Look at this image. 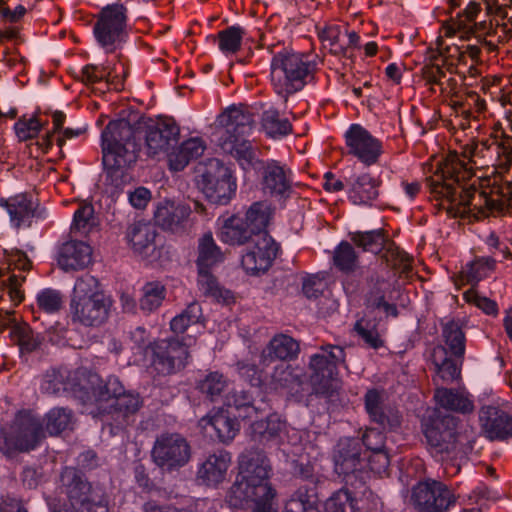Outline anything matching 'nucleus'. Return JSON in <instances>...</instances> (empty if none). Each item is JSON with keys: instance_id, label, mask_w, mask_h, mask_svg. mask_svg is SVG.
Listing matches in <instances>:
<instances>
[{"instance_id": "f257e3e1", "label": "nucleus", "mask_w": 512, "mask_h": 512, "mask_svg": "<svg viewBox=\"0 0 512 512\" xmlns=\"http://www.w3.org/2000/svg\"><path fill=\"white\" fill-rule=\"evenodd\" d=\"M467 173L466 163L457 153H450L444 163L441 175L429 181L430 191L437 201L435 206L446 210L451 217H473L478 220L489 215L502 214L509 205L510 191L492 187L489 192L478 191L474 184L466 186L461 182Z\"/></svg>"}, {"instance_id": "f03ea898", "label": "nucleus", "mask_w": 512, "mask_h": 512, "mask_svg": "<svg viewBox=\"0 0 512 512\" xmlns=\"http://www.w3.org/2000/svg\"><path fill=\"white\" fill-rule=\"evenodd\" d=\"M218 144L223 152L233 156L244 170L259 169L263 192L271 197L286 199L292 193L293 173L285 164L276 160L261 161L251 143L245 139L254 125L250 112L232 107L218 117Z\"/></svg>"}, {"instance_id": "7ed1b4c3", "label": "nucleus", "mask_w": 512, "mask_h": 512, "mask_svg": "<svg viewBox=\"0 0 512 512\" xmlns=\"http://www.w3.org/2000/svg\"><path fill=\"white\" fill-rule=\"evenodd\" d=\"M272 467L266 454L258 448L245 449L238 457V474L227 501L243 508L253 503V512H278L274 505L276 491L269 482Z\"/></svg>"}, {"instance_id": "20e7f679", "label": "nucleus", "mask_w": 512, "mask_h": 512, "mask_svg": "<svg viewBox=\"0 0 512 512\" xmlns=\"http://www.w3.org/2000/svg\"><path fill=\"white\" fill-rule=\"evenodd\" d=\"M140 132L124 119L111 121L102 132L106 183L121 188L131 180L128 169L137 161Z\"/></svg>"}, {"instance_id": "39448f33", "label": "nucleus", "mask_w": 512, "mask_h": 512, "mask_svg": "<svg viewBox=\"0 0 512 512\" xmlns=\"http://www.w3.org/2000/svg\"><path fill=\"white\" fill-rule=\"evenodd\" d=\"M316 62L311 55L280 52L271 61V83L278 95L287 97L299 90L312 79Z\"/></svg>"}, {"instance_id": "423d86ee", "label": "nucleus", "mask_w": 512, "mask_h": 512, "mask_svg": "<svg viewBox=\"0 0 512 512\" xmlns=\"http://www.w3.org/2000/svg\"><path fill=\"white\" fill-rule=\"evenodd\" d=\"M441 326V337L445 346H435L431 353V360L437 377L449 383L460 375V365L465 354L466 339L458 321L449 320L442 323Z\"/></svg>"}, {"instance_id": "0eeeda50", "label": "nucleus", "mask_w": 512, "mask_h": 512, "mask_svg": "<svg viewBox=\"0 0 512 512\" xmlns=\"http://www.w3.org/2000/svg\"><path fill=\"white\" fill-rule=\"evenodd\" d=\"M428 449L439 460H448L459 452L457 418L436 410L422 422Z\"/></svg>"}, {"instance_id": "6e6552de", "label": "nucleus", "mask_w": 512, "mask_h": 512, "mask_svg": "<svg viewBox=\"0 0 512 512\" xmlns=\"http://www.w3.org/2000/svg\"><path fill=\"white\" fill-rule=\"evenodd\" d=\"M196 182L205 197L214 204H227L236 191V182L231 171L218 159L199 163Z\"/></svg>"}, {"instance_id": "1a4fd4ad", "label": "nucleus", "mask_w": 512, "mask_h": 512, "mask_svg": "<svg viewBox=\"0 0 512 512\" xmlns=\"http://www.w3.org/2000/svg\"><path fill=\"white\" fill-rule=\"evenodd\" d=\"M42 424L29 413H18L10 426L0 433V450L10 456L33 450L43 438Z\"/></svg>"}, {"instance_id": "9d476101", "label": "nucleus", "mask_w": 512, "mask_h": 512, "mask_svg": "<svg viewBox=\"0 0 512 512\" xmlns=\"http://www.w3.org/2000/svg\"><path fill=\"white\" fill-rule=\"evenodd\" d=\"M194 339L167 338L154 341L150 345L152 352L151 365L161 375H171L184 369L188 363V348Z\"/></svg>"}, {"instance_id": "9b49d317", "label": "nucleus", "mask_w": 512, "mask_h": 512, "mask_svg": "<svg viewBox=\"0 0 512 512\" xmlns=\"http://www.w3.org/2000/svg\"><path fill=\"white\" fill-rule=\"evenodd\" d=\"M151 455L158 467L172 471L189 462L191 447L181 434L166 432L157 436Z\"/></svg>"}, {"instance_id": "f8f14e48", "label": "nucleus", "mask_w": 512, "mask_h": 512, "mask_svg": "<svg viewBox=\"0 0 512 512\" xmlns=\"http://www.w3.org/2000/svg\"><path fill=\"white\" fill-rule=\"evenodd\" d=\"M127 21V8L115 3L103 7L94 25V35L98 43L108 51L122 40Z\"/></svg>"}, {"instance_id": "ddd939ff", "label": "nucleus", "mask_w": 512, "mask_h": 512, "mask_svg": "<svg viewBox=\"0 0 512 512\" xmlns=\"http://www.w3.org/2000/svg\"><path fill=\"white\" fill-rule=\"evenodd\" d=\"M412 500L422 512H445L455 501L448 487L435 480L418 483L413 488Z\"/></svg>"}, {"instance_id": "4468645a", "label": "nucleus", "mask_w": 512, "mask_h": 512, "mask_svg": "<svg viewBox=\"0 0 512 512\" xmlns=\"http://www.w3.org/2000/svg\"><path fill=\"white\" fill-rule=\"evenodd\" d=\"M344 348L338 345H324L319 351L310 357L309 368L313 385L320 386L319 389L327 387L334 370L339 365H345Z\"/></svg>"}, {"instance_id": "2eb2a0df", "label": "nucleus", "mask_w": 512, "mask_h": 512, "mask_svg": "<svg viewBox=\"0 0 512 512\" xmlns=\"http://www.w3.org/2000/svg\"><path fill=\"white\" fill-rule=\"evenodd\" d=\"M348 154L367 166L378 162L382 153L381 142L359 124H353L345 133Z\"/></svg>"}, {"instance_id": "dca6fc26", "label": "nucleus", "mask_w": 512, "mask_h": 512, "mask_svg": "<svg viewBox=\"0 0 512 512\" xmlns=\"http://www.w3.org/2000/svg\"><path fill=\"white\" fill-rule=\"evenodd\" d=\"M251 247L242 256L241 264L247 273L256 275L267 271L279 251L278 244L269 234L253 238Z\"/></svg>"}, {"instance_id": "f3484780", "label": "nucleus", "mask_w": 512, "mask_h": 512, "mask_svg": "<svg viewBox=\"0 0 512 512\" xmlns=\"http://www.w3.org/2000/svg\"><path fill=\"white\" fill-rule=\"evenodd\" d=\"M61 489L67 495L71 507L76 509L88 503L96 492H104L101 487H93L81 471L73 467H65L60 476Z\"/></svg>"}, {"instance_id": "a211bd4d", "label": "nucleus", "mask_w": 512, "mask_h": 512, "mask_svg": "<svg viewBox=\"0 0 512 512\" xmlns=\"http://www.w3.org/2000/svg\"><path fill=\"white\" fill-rule=\"evenodd\" d=\"M0 206L6 209L10 222L16 229L28 228L34 218L45 217V211L27 194H18L7 199H0Z\"/></svg>"}, {"instance_id": "6ab92c4d", "label": "nucleus", "mask_w": 512, "mask_h": 512, "mask_svg": "<svg viewBox=\"0 0 512 512\" xmlns=\"http://www.w3.org/2000/svg\"><path fill=\"white\" fill-rule=\"evenodd\" d=\"M180 129L171 119H165L149 126L145 131V153L157 157L168 152L178 141Z\"/></svg>"}, {"instance_id": "aec40b11", "label": "nucleus", "mask_w": 512, "mask_h": 512, "mask_svg": "<svg viewBox=\"0 0 512 512\" xmlns=\"http://www.w3.org/2000/svg\"><path fill=\"white\" fill-rule=\"evenodd\" d=\"M126 238L132 250L145 259H155L157 251L158 232L155 225L138 221L127 228Z\"/></svg>"}, {"instance_id": "412c9836", "label": "nucleus", "mask_w": 512, "mask_h": 512, "mask_svg": "<svg viewBox=\"0 0 512 512\" xmlns=\"http://www.w3.org/2000/svg\"><path fill=\"white\" fill-rule=\"evenodd\" d=\"M191 212V208L186 204L165 200L158 204L154 212V221L163 230L181 233L190 224Z\"/></svg>"}, {"instance_id": "4be33fe9", "label": "nucleus", "mask_w": 512, "mask_h": 512, "mask_svg": "<svg viewBox=\"0 0 512 512\" xmlns=\"http://www.w3.org/2000/svg\"><path fill=\"white\" fill-rule=\"evenodd\" d=\"M479 419L486 437L492 441L512 438V416L506 411L486 406L480 410Z\"/></svg>"}, {"instance_id": "5701e85b", "label": "nucleus", "mask_w": 512, "mask_h": 512, "mask_svg": "<svg viewBox=\"0 0 512 512\" xmlns=\"http://www.w3.org/2000/svg\"><path fill=\"white\" fill-rule=\"evenodd\" d=\"M72 319L84 326H99L108 317L110 303L105 295L71 302Z\"/></svg>"}, {"instance_id": "b1692460", "label": "nucleus", "mask_w": 512, "mask_h": 512, "mask_svg": "<svg viewBox=\"0 0 512 512\" xmlns=\"http://www.w3.org/2000/svg\"><path fill=\"white\" fill-rule=\"evenodd\" d=\"M365 409L371 421L377 423L383 429L394 431L401 425V416L398 410L386 406L382 402V396L376 389L368 390L364 397Z\"/></svg>"}, {"instance_id": "393cba45", "label": "nucleus", "mask_w": 512, "mask_h": 512, "mask_svg": "<svg viewBox=\"0 0 512 512\" xmlns=\"http://www.w3.org/2000/svg\"><path fill=\"white\" fill-rule=\"evenodd\" d=\"M335 471L347 476L361 466V444L356 438H342L334 449Z\"/></svg>"}, {"instance_id": "a878e982", "label": "nucleus", "mask_w": 512, "mask_h": 512, "mask_svg": "<svg viewBox=\"0 0 512 512\" xmlns=\"http://www.w3.org/2000/svg\"><path fill=\"white\" fill-rule=\"evenodd\" d=\"M231 464V455L227 451L210 454L199 466L197 479L207 486H217L223 482Z\"/></svg>"}, {"instance_id": "bb28decb", "label": "nucleus", "mask_w": 512, "mask_h": 512, "mask_svg": "<svg viewBox=\"0 0 512 512\" xmlns=\"http://www.w3.org/2000/svg\"><path fill=\"white\" fill-rule=\"evenodd\" d=\"M92 249L82 241L64 243L58 253V265L64 271L84 269L91 263Z\"/></svg>"}, {"instance_id": "cd10ccee", "label": "nucleus", "mask_w": 512, "mask_h": 512, "mask_svg": "<svg viewBox=\"0 0 512 512\" xmlns=\"http://www.w3.org/2000/svg\"><path fill=\"white\" fill-rule=\"evenodd\" d=\"M299 351V343L294 338L286 334H277L269 341L261 357L265 363L274 360L289 361L296 358Z\"/></svg>"}, {"instance_id": "c85d7f7f", "label": "nucleus", "mask_w": 512, "mask_h": 512, "mask_svg": "<svg viewBox=\"0 0 512 512\" xmlns=\"http://www.w3.org/2000/svg\"><path fill=\"white\" fill-rule=\"evenodd\" d=\"M304 382V376L289 364L281 363L275 366L268 385L275 391L285 390L290 394L298 393Z\"/></svg>"}, {"instance_id": "c756f323", "label": "nucleus", "mask_w": 512, "mask_h": 512, "mask_svg": "<svg viewBox=\"0 0 512 512\" xmlns=\"http://www.w3.org/2000/svg\"><path fill=\"white\" fill-rule=\"evenodd\" d=\"M199 425L203 429H207V427L210 426L218 439L223 443L233 440L240 429L237 420L230 417L226 411H219L212 416L201 418Z\"/></svg>"}, {"instance_id": "7c9ffc66", "label": "nucleus", "mask_w": 512, "mask_h": 512, "mask_svg": "<svg viewBox=\"0 0 512 512\" xmlns=\"http://www.w3.org/2000/svg\"><path fill=\"white\" fill-rule=\"evenodd\" d=\"M219 237L221 241L229 245H243L253 242L254 233L243 218L233 215L224 220Z\"/></svg>"}, {"instance_id": "2f4dec72", "label": "nucleus", "mask_w": 512, "mask_h": 512, "mask_svg": "<svg viewBox=\"0 0 512 512\" xmlns=\"http://www.w3.org/2000/svg\"><path fill=\"white\" fill-rule=\"evenodd\" d=\"M381 181L368 173L358 176L351 185L350 198L354 204H369L379 196Z\"/></svg>"}, {"instance_id": "473e14b6", "label": "nucleus", "mask_w": 512, "mask_h": 512, "mask_svg": "<svg viewBox=\"0 0 512 512\" xmlns=\"http://www.w3.org/2000/svg\"><path fill=\"white\" fill-rule=\"evenodd\" d=\"M434 398L437 404L445 410L465 414L474 408L473 402L458 390L438 388L435 390Z\"/></svg>"}, {"instance_id": "72a5a7b5", "label": "nucleus", "mask_w": 512, "mask_h": 512, "mask_svg": "<svg viewBox=\"0 0 512 512\" xmlns=\"http://www.w3.org/2000/svg\"><path fill=\"white\" fill-rule=\"evenodd\" d=\"M273 211L264 201L253 203L246 211L244 221L254 233V238L260 234H268L266 228L272 219Z\"/></svg>"}, {"instance_id": "f704fd0d", "label": "nucleus", "mask_w": 512, "mask_h": 512, "mask_svg": "<svg viewBox=\"0 0 512 512\" xmlns=\"http://www.w3.org/2000/svg\"><path fill=\"white\" fill-rule=\"evenodd\" d=\"M350 239L357 247L363 251L379 254L383 251L385 245L390 240L384 229H375L371 231H357L350 233Z\"/></svg>"}, {"instance_id": "c9c22d12", "label": "nucleus", "mask_w": 512, "mask_h": 512, "mask_svg": "<svg viewBox=\"0 0 512 512\" xmlns=\"http://www.w3.org/2000/svg\"><path fill=\"white\" fill-rule=\"evenodd\" d=\"M382 261L401 275L409 277L412 272V258L401 250L393 241L389 240L383 248Z\"/></svg>"}, {"instance_id": "e433bc0d", "label": "nucleus", "mask_w": 512, "mask_h": 512, "mask_svg": "<svg viewBox=\"0 0 512 512\" xmlns=\"http://www.w3.org/2000/svg\"><path fill=\"white\" fill-rule=\"evenodd\" d=\"M141 406L142 400L139 394L125 392V390L111 405L115 420H117L120 425L127 424L128 418L134 415Z\"/></svg>"}, {"instance_id": "4c0bfd02", "label": "nucleus", "mask_w": 512, "mask_h": 512, "mask_svg": "<svg viewBox=\"0 0 512 512\" xmlns=\"http://www.w3.org/2000/svg\"><path fill=\"white\" fill-rule=\"evenodd\" d=\"M223 255L216 245L211 233L204 234L199 239L198 244V268H212L217 263L221 262Z\"/></svg>"}, {"instance_id": "58836bf2", "label": "nucleus", "mask_w": 512, "mask_h": 512, "mask_svg": "<svg viewBox=\"0 0 512 512\" xmlns=\"http://www.w3.org/2000/svg\"><path fill=\"white\" fill-rule=\"evenodd\" d=\"M496 261L492 257H481L468 263L460 272L462 281L467 284L478 283L495 269Z\"/></svg>"}, {"instance_id": "ea45409f", "label": "nucleus", "mask_w": 512, "mask_h": 512, "mask_svg": "<svg viewBox=\"0 0 512 512\" xmlns=\"http://www.w3.org/2000/svg\"><path fill=\"white\" fill-rule=\"evenodd\" d=\"M70 372L66 368H51L43 376L41 389L49 395H58L69 387Z\"/></svg>"}, {"instance_id": "a19ab883", "label": "nucleus", "mask_w": 512, "mask_h": 512, "mask_svg": "<svg viewBox=\"0 0 512 512\" xmlns=\"http://www.w3.org/2000/svg\"><path fill=\"white\" fill-rule=\"evenodd\" d=\"M359 263V257L353 245L347 241H342L335 248L333 253L334 266L343 273L354 272Z\"/></svg>"}, {"instance_id": "79ce46f5", "label": "nucleus", "mask_w": 512, "mask_h": 512, "mask_svg": "<svg viewBox=\"0 0 512 512\" xmlns=\"http://www.w3.org/2000/svg\"><path fill=\"white\" fill-rule=\"evenodd\" d=\"M203 318L199 303L192 302L170 322V328L175 334H183L189 327L199 324Z\"/></svg>"}, {"instance_id": "37998d69", "label": "nucleus", "mask_w": 512, "mask_h": 512, "mask_svg": "<svg viewBox=\"0 0 512 512\" xmlns=\"http://www.w3.org/2000/svg\"><path fill=\"white\" fill-rule=\"evenodd\" d=\"M225 404L228 407H234L238 411V416L244 419L256 417L259 407L254 406L251 395L243 390H233L225 397Z\"/></svg>"}, {"instance_id": "c03bdc74", "label": "nucleus", "mask_w": 512, "mask_h": 512, "mask_svg": "<svg viewBox=\"0 0 512 512\" xmlns=\"http://www.w3.org/2000/svg\"><path fill=\"white\" fill-rule=\"evenodd\" d=\"M165 297L166 288L162 283L158 281L148 282L142 288L140 308L144 312L151 313L162 305Z\"/></svg>"}, {"instance_id": "a18cd8bd", "label": "nucleus", "mask_w": 512, "mask_h": 512, "mask_svg": "<svg viewBox=\"0 0 512 512\" xmlns=\"http://www.w3.org/2000/svg\"><path fill=\"white\" fill-rule=\"evenodd\" d=\"M10 334L19 345L21 352H33L39 348L42 342L40 335L34 333V331L26 323H14L11 327Z\"/></svg>"}, {"instance_id": "49530a36", "label": "nucleus", "mask_w": 512, "mask_h": 512, "mask_svg": "<svg viewBox=\"0 0 512 512\" xmlns=\"http://www.w3.org/2000/svg\"><path fill=\"white\" fill-rule=\"evenodd\" d=\"M262 127L265 132L273 137L286 136L292 131L290 121L282 117L277 110L270 109L262 114Z\"/></svg>"}, {"instance_id": "de8ad7c7", "label": "nucleus", "mask_w": 512, "mask_h": 512, "mask_svg": "<svg viewBox=\"0 0 512 512\" xmlns=\"http://www.w3.org/2000/svg\"><path fill=\"white\" fill-rule=\"evenodd\" d=\"M72 411L63 408H52L45 417V427L50 435H59L63 431L72 427Z\"/></svg>"}, {"instance_id": "09e8293b", "label": "nucleus", "mask_w": 512, "mask_h": 512, "mask_svg": "<svg viewBox=\"0 0 512 512\" xmlns=\"http://www.w3.org/2000/svg\"><path fill=\"white\" fill-rule=\"evenodd\" d=\"M228 385V380L223 374L211 372L199 382L198 388L211 401H215L228 390Z\"/></svg>"}, {"instance_id": "8fccbe9b", "label": "nucleus", "mask_w": 512, "mask_h": 512, "mask_svg": "<svg viewBox=\"0 0 512 512\" xmlns=\"http://www.w3.org/2000/svg\"><path fill=\"white\" fill-rule=\"evenodd\" d=\"M95 226L94 208L91 204L80 205L74 213L71 233L88 235Z\"/></svg>"}, {"instance_id": "3c124183", "label": "nucleus", "mask_w": 512, "mask_h": 512, "mask_svg": "<svg viewBox=\"0 0 512 512\" xmlns=\"http://www.w3.org/2000/svg\"><path fill=\"white\" fill-rule=\"evenodd\" d=\"M96 295H104L100 291L98 280L92 275L85 274L76 280L71 302L95 298Z\"/></svg>"}, {"instance_id": "603ef678", "label": "nucleus", "mask_w": 512, "mask_h": 512, "mask_svg": "<svg viewBox=\"0 0 512 512\" xmlns=\"http://www.w3.org/2000/svg\"><path fill=\"white\" fill-rule=\"evenodd\" d=\"M198 284L206 296H211L218 301L228 299L229 291L219 286L217 279L211 274L210 268H198Z\"/></svg>"}, {"instance_id": "864d4df0", "label": "nucleus", "mask_w": 512, "mask_h": 512, "mask_svg": "<svg viewBox=\"0 0 512 512\" xmlns=\"http://www.w3.org/2000/svg\"><path fill=\"white\" fill-rule=\"evenodd\" d=\"M36 302L40 311L47 314H54L63 308L64 300L60 291L46 288L38 293Z\"/></svg>"}, {"instance_id": "5fc2aeb1", "label": "nucleus", "mask_w": 512, "mask_h": 512, "mask_svg": "<svg viewBox=\"0 0 512 512\" xmlns=\"http://www.w3.org/2000/svg\"><path fill=\"white\" fill-rule=\"evenodd\" d=\"M244 34V29L239 26H231L220 31L218 33L220 50L224 53L237 52L241 46Z\"/></svg>"}, {"instance_id": "6e6d98bb", "label": "nucleus", "mask_w": 512, "mask_h": 512, "mask_svg": "<svg viewBox=\"0 0 512 512\" xmlns=\"http://www.w3.org/2000/svg\"><path fill=\"white\" fill-rule=\"evenodd\" d=\"M124 387L120 380L115 376H109L105 382H101L96 388L93 389L94 396L97 401H107L114 399V401L123 394Z\"/></svg>"}, {"instance_id": "4d7b16f0", "label": "nucleus", "mask_w": 512, "mask_h": 512, "mask_svg": "<svg viewBox=\"0 0 512 512\" xmlns=\"http://www.w3.org/2000/svg\"><path fill=\"white\" fill-rule=\"evenodd\" d=\"M354 509V499L347 489L333 493L325 503L326 512H348Z\"/></svg>"}, {"instance_id": "13d9d810", "label": "nucleus", "mask_w": 512, "mask_h": 512, "mask_svg": "<svg viewBox=\"0 0 512 512\" xmlns=\"http://www.w3.org/2000/svg\"><path fill=\"white\" fill-rule=\"evenodd\" d=\"M252 427L263 439L270 440L280 434L284 429V423L277 415H270L265 421H255Z\"/></svg>"}, {"instance_id": "bf43d9fd", "label": "nucleus", "mask_w": 512, "mask_h": 512, "mask_svg": "<svg viewBox=\"0 0 512 512\" xmlns=\"http://www.w3.org/2000/svg\"><path fill=\"white\" fill-rule=\"evenodd\" d=\"M354 330L366 343V345L373 349H378L383 346V340L374 325L370 322L360 319L355 323Z\"/></svg>"}, {"instance_id": "052dcab7", "label": "nucleus", "mask_w": 512, "mask_h": 512, "mask_svg": "<svg viewBox=\"0 0 512 512\" xmlns=\"http://www.w3.org/2000/svg\"><path fill=\"white\" fill-rule=\"evenodd\" d=\"M81 77L87 83H96L106 79L108 84H114L115 89H119V86H121L119 81H115L117 77H112L111 72H107L104 66L87 65L82 69Z\"/></svg>"}, {"instance_id": "680f3d73", "label": "nucleus", "mask_w": 512, "mask_h": 512, "mask_svg": "<svg viewBox=\"0 0 512 512\" xmlns=\"http://www.w3.org/2000/svg\"><path fill=\"white\" fill-rule=\"evenodd\" d=\"M42 128V123L36 116L29 119L20 118L14 126L17 137L20 141H26L38 135Z\"/></svg>"}, {"instance_id": "e2e57ef3", "label": "nucleus", "mask_w": 512, "mask_h": 512, "mask_svg": "<svg viewBox=\"0 0 512 512\" xmlns=\"http://www.w3.org/2000/svg\"><path fill=\"white\" fill-rule=\"evenodd\" d=\"M481 11V5L477 2H470L463 10L462 14L458 13V20L455 21L448 30V33H456V31L467 30L468 25L474 21Z\"/></svg>"}, {"instance_id": "0e129e2a", "label": "nucleus", "mask_w": 512, "mask_h": 512, "mask_svg": "<svg viewBox=\"0 0 512 512\" xmlns=\"http://www.w3.org/2000/svg\"><path fill=\"white\" fill-rule=\"evenodd\" d=\"M283 512H321L315 501L308 498L306 494L298 492L294 494L285 504Z\"/></svg>"}, {"instance_id": "69168bd1", "label": "nucleus", "mask_w": 512, "mask_h": 512, "mask_svg": "<svg viewBox=\"0 0 512 512\" xmlns=\"http://www.w3.org/2000/svg\"><path fill=\"white\" fill-rule=\"evenodd\" d=\"M385 435L376 428H368L362 435V443L367 450L381 451L385 448Z\"/></svg>"}, {"instance_id": "338daca9", "label": "nucleus", "mask_w": 512, "mask_h": 512, "mask_svg": "<svg viewBox=\"0 0 512 512\" xmlns=\"http://www.w3.org/2000/svg\"><path fill=\"white\" fill-rule=\"evenodd\" d=\"M365 303L367 308L383 310L387 316L397 317L398 310L395 304L386 301L385 294L366 296Z\"/></svg>"}, {"instance_id": "774afa93", "label": "nucleus", "mask_w": 512, "mask_h": 512, "mask_svg": "<svg viewBox=\"0 0 512 512\" xmlns=\"http://www.w3.org/2000/svg\"><path fill=\"white\" fill-rule=\"evenodd\" d=\"M74 512H109L104 492H96L88 503L74 509Z\"/></svg>"}]
</instances>
